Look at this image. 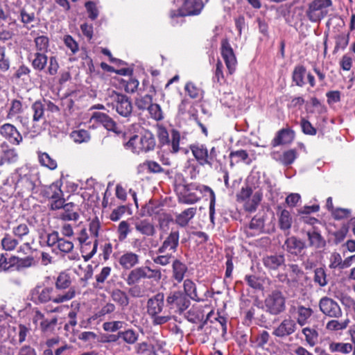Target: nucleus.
Returning <instances> with one entry per match:
<instances>
[{
	"instance_id": "1",
	"label": "nucleus",
	"mask_w": 355,
	"mask_h": 355,
	"mask_svg": "<svg viewBox=\"0 0 355 355\" xmlns=\"http://www.w3.org/2000/svg\"><path fill=\"white\" fill-rule=\"evenodd\" d=\"M190 149L199 165H207L211 168L221 165L220 152L218 147L213 146L208 150L205 144H196L191 145Z\"/></svg>"
},
{
	"instance_id": "2",
	"label": "nucleus",
	"mask_w": 355,
	"mask_h": 355,
	"mask_svg": "<svg viewBox=\"0 0 355 355\" xmlns=\"http://www.w3.org/2000/svg\"><path fill=\"white\" fill-rule=\"evenodd\" d=\"M128 148H132L134 153L139 154L142 152H148L154 149L155 139L150 131H145L141 136L134 135L126 143Z\"/></svg>"
},
{
	"instance_id": "3",
	"label": "nucleus",
	"mask_w": 355,
	"mask_h": 355,
	"mask_svg": "<svg viewBox=\"0 0 355 355\" xmlns=\"http://www.w3.org/2000/svg\"><path fill=\"white\" fill-rule=\"evenodd\" d=\"M332 5L331 0H313L309 4L306 12L311 22L320 21L328 14V9Z\"/></svg>"
},
{
	"instance_id": "4",
	"label": "nucleus",
	"mask_w": 355,
	"mask_h": 355,
	"mask_svg": "<svg viewBox=\"0 0 355 355\" xmlns=\"http://www.w3.org/2000/svg\"><path fill=\"white\" fill-rule=\"evenodd\" d=\"M266 311L273 315L286 310V298L279 291H273L264 300Z\"/></svg>"
},
{
	"instance_id": "5",
	"label": "nucleus",
	"mask_w": 355,
	"mask_h": 355,
	"mask_svg": "<svg viewBox=\"0 0 355 355\" xmlns=\"http://www.w3.org/2000/svg\"><path fill=\"white\" fill-rule=\"evenodd\" d=\"M190 304L189 299L181 291H171L166 297V306L175 313L181 314Z\"/></svg>"
},
{
	"instance_id": "6",
	"label": "nucleus",
	"mask_w": 355,
	"mask_h": 355,
	"mask_svg": "<svg viewBox=\"0 0 355 355\" xmlns=\"http://www.w3.org/2000/svg\"><path fill=\"white\" fill-rule=\"evenodd\" d=\"M204 8L202 0H183V4L180 8L177 10H171L170 17H184L199 15Z\"/></svg>"
},
{
	"instance_id": "7",
	"label": "nucleus",
	"mask_w": 355,
	"mask_h": 355,
	"mask_svg": "<svg viewBox=\"0 0 355 355\" xmlns=\"http://www.w3.org/2000/svg\"><path fill=\"white\" fill-rule=\"evenodd\" d=\"M111 98L113 101V106L115 107L119 114L124 117H127L131 114L132 105L129 97L126 95L114 92Z\"/></svg>"
},
{
	"instance_id": "8",
	"label": "nucleus",
	"mask_w": 355,
	"mask_h": 355,
	"mask_svg": "<svg viewBox=\"0 0 355 355\" xmlns=\"http://www.w3.org/2000/svg\"><path fill=\"white\" fill-rule=\"evenodd\" d=\"M320 311L326 316L340 318L343 315V311L337 302L329 297H323L319 301Z\"/></svg>"
},
{
	"instance_id": "9",
	"label": "nucleus",
	"mask_w": 355,
	"mask_h": 355,
	"mask_svg": "<svg viewBox=\"0 0 355 355\" xmlns=\"http://www.w3.org/2000/svg\"><path fill=\"white\" fill-rule=\"evenodd\" d=\"M31 300L35 304H44L48 302H53V288L36 286L30 293Z\"/></svg>"
},
{
	"instance_id": "10",
	"label": "nucleus",
	"mask_w": 355,
	"mask_h": 355,
	"mask_svg": "<svg viewBox=\"0 0 355 355\" xmlns=\"http://www.w3.org/2000/svg\"><path fill=\"white\" fill-rule=\"evenodd\" d=\"M221 55L225 62L226 67L228 69L229 73L232 74L236 67L237 60L227 39H223L221 41Z\"/></svg>"
},
{
	"instance_id": "11",
	"label": "nucleus",
	"mask_w": 355,
	"mask_h": 355,
	"mask_svg": "<svg viewBox=\"0 0 355 355\" xmlns=\"http://www.w3.org/2000/svg\"><path fill=\"white\" fill-rule=\"evenodd\" d=\"M180 233L178 230H172L164 239L157 250V254H164L167 251L175 252L179 245Z\"/></svg>"
},
{
	"instance_id": "12",
	"label": "nucleus",
	"mask_w": 355,
	"mask_h": 355,
	"mask_svg": "<svg viewBox=\"0 0 355 355\" xmlns=\"http://www.w3.org/2000/svg\"><path fill=\"white\" fill-rule=\"evenodd\" d=\"M297 329L295 320L288 318H284L281 323L274 329L272 334L278 338H285L293 334Z\"/></svg>"
},
{
	"instance_id": "13",
	"label": "nucleus",
	"mask_w": 355,
	"mask_h": 355,
	"mask_svg": "<svg viewBox=\"0 0 355 355\" xmlns=\"http://www.w3.org/2000/svg\"><path fill=\"white\" fill-rule=\"evenodd\" d=\"M0 134L12 144L19 145L22 141L21 135L12 124L2 125L0 128Z\"/></svg>"
},
{
	"instance_id": "14",
	"label": "nucleus",
	"mask_w": 355,
	"mask_h": 355,
	"mask_svg": "<svg viewBox=\"0 0 355 355\" xmlns=\"http://www.w3.org/2000/svg\"><path fill=\"white\" fill-rule=\"evenodd\" d=\"M92 119L102 124L109 131H112L117 135L122 133L116 122L105 113L94 112Z\"/></svg>"
},
{
	"instance_id": "15",
	"label": "nucleus",
	"mask_w": 355,
	"mask_h": 355,
	"mask_svg": "<svg viewBox=\"0 0 355 355\" xmlns=\"http://www.w3.org/2000/svg\"><path fill=\"white\" fill-rule=\"evenodd\" d=\"M164 295L162 293H159L148 300L147 313L149 315H155L160 313L164 307Z\"/></svg>"
},
{
	"instance_id": "16",
	"label": "nucleus",
	"mask_w": 355,
	"mask_h": 355,
	"mask_svg": "<svg viewBox=\"0 0 355 355\" xmlns=\"http://www.w3.org/2000/svg\"><path fill=\"white\" fill-rule=\"evenodd\" d=\"M263 266L270 270H277L282 267H284L285 257L284 254H270L263 258Z\"/></svg>"
},
{
	"instance_id": "17",
	"label": "nucleus",
	"mask_w": 355,
	"mask_h": 355,
	"mask_svg": "<svg viewBox=\"0 0 355 355\" xmlns=\"http://www.w3.org/2000/svg\"><path fill=\"white\" fill-rule=\"evenodd\" d=\"M305 247V243L295 236L288 237L283 245L288 253L296 256L300 254Z\"/></svg>"
},
{
	"instance_id": "18",
	"label": "nucleus",
	"mask_w": 355,
	"mask_h": 355,
	"mask_svg": "<svg viewBox=\"0 0 355 355\" xmlns=\"http://www.w3.org/2000/svg\"><path fill=\"white\" fill-rule=\"evenodd\" d=\"M271 156L273 159L279 162L284 166L292 164L297 159L298 154L295 149H290L280 153L279 152H272Z\"/></svg>"
},
{
	"instance_id": "19",
	"label": "nucleus",
	"mask_w": 355,
	"mask_h": 355,
	"mask_svg": "<svg viewBox=\"0 0 355 355\" xmlns=\"http://www.w3.org/2000/svg\"><path fill=\"white\" fill-rule=\"evenodd\" d=\"M156 94V89L154 85L149 86L148 94L144 96H139L135 99V105L140 110H148L153 103V97Z\"/></svg>"
},
{
	"instance_id": "20",
	"label": "nucleus",
	"mask_w": 355,
	"mask_h": 355,
	"mask_svg": "<svg viewBox=\"0 0 355 355\" xmlns=\"http://www.w3.org/2000/svg\"><path fill=\"white\" fill-rule=\"evenodd\" d=\"M187 270V266L180 260L175 259L173 261L172 279L176 282L177 284H180L183 281Z\"/></svg>"
},
{
	"instance_id": "21",
	"label": "nucleus",
	"mask_w": 355,
	"mask_h": 355,
	"mask_svg": "<svg viewBox=\"0 0 355 355\" xmlns=\"http://www.w3.org/2000/svg\"><path fill=\"white\" fill-rule=\"evenodd\" d=\"M293 139V131L289 129H282L277 132L275 137L272 140L271 144L274 147L288 144L291 143Z\"/></svg>"
},
{
	"instance_id": "22",
	"label": "nucleus",
	"mask_w": 355,
	"mask_h": 355,
	"mask_svg": "<svg viewBox=\"0 0 355 355\" xmlns=\"http://www.w3.org/2000/svg\"><path fill=\"white\" fill-rule=\"evenodd\" d=\"M139 262L138 254L132 252H126L119 259L120 266L125 270H130L137 265Z\"/></svg>"
},
{
	"instance_id": "23",
	"label": "nucleus",
	"mask_w": 355,
	"mask_h": 355,
	"mask_svg": "<svg viewBox=\"0 0 355 355\" xmlns=\"http://www.w3.org/2000/svg\"><path fill=\"white\" fill-rule=\"evenodd\" d=\"M148 270V269L145 268V266L138 267L132 270L125 279L127 284L132 286L137 284L141 279H146Z\"/></svg>"
},
{
	"instance_id": "24",
	"label": "nucleus",
	"mask_w": 355,
	"mask_h": 355,
	"mask_svg": "<svg viewBox=\"0 0 355 355\" xmlns=\"http://www.w3.org/2000/svg\"><path fill=\"white\" fill-rule=\"evenodd\" d=\"M306 235L311 247L319 249L325 246L326 241L324 239L315 227H313L312 230L307 231Z\"/></svg>"
},
{
	"instance_id": "25",
	"label": "nucleus",
	"mask_w": 355,
	"mask_h": 355,
	"mask_svg": "<svg viewBox=\"0 0 355 355\" xmlns=\"http://www.w3.org/2000/svg\"><path fill=\"white\" fill-rule=\"evenodd\" d=\"M75 287L66 290L53 289V303L60 304L71 300L76 296Z\"/></svg>"
},
{
	"instance_id": "26",
	"label": "nucleus",
	"mask_w": 355,
	"mask_h": 355,
	"mask_svg": "<svg viewBox=\"0 0 355 355\" xmlns=\"http://www.w3.org/2000/svg\"><path fill=\"white\" fill-rule=\"evenodd\" d=\"M135 227L137 232L146 236H153L156 233L154 224L146 219L136 222Z\"/></svg>"
},
{
	"instance_id": "27",
	"label": "nucleus",
	"mask_w": 355,
	"mask_h": 355,
	"mask_svg": "<svg viewBox=\"0 0 355 355\" xmlns=\"http://www.w3.org/2000/svg\"><path fill=\"white\" fill-rule=\"evenodd\" d=\"M15 333V336L11 340V343L13 345H20L26 340V338L28 334H30L31 329L24 324H19L17 327L10 328V331Z\"/></svg>"
},
{
	"instance_id": "28",
	"label": "nucleus",
	"mask_w": 355,
	"mask_h": 355,
	"mask_svg": "<svg viewBox=\"0 0 355 355\" xmlns=\"http://www.w3.org/2000/svg\"><path fill=\"white\" fill-rule=\"evenodd\" d=\"M296 324L297 323L300 326L303 327L308 323V320L313 315V311L310 307L299 305L296 308Z\"/></svg>"
},
{
	"instance_id": "29",
	"label": "nucleus",
	"mask_w": 355,
	"mask_h": 355,
	"mask_svg": "<svg viewBox=\"0 0 355 355\" xmlns=\"http://www.w3.org/2000/svg\"><path fill=\"white\" fill-rule=\"evenodd\" d=\"M184 294L193 301L200 302L202 299L199 297L196 284L190 279H187L183 283Z\"/></svg>"
},
{
	"instance_id": "30",
	"label": "nucleus",
	"mask_w": 355,
	"mask_h": 355,
	"mask_svg": "<svg viewBox=\"0 0 355 355\" xmlns=\"http://www.w3.org/2000/svg\"><path fill=\"white\" fill-rule=\"evenodd\" d=\"M196 214V208L190 207L175 216V223L181 227H186Z\"/></svg>"
},
{
	"instance_id": "31",
	"label": "nucleus",
	"mask_w": 355,
	"mask_h": 355,
	"mask_svg": "<svg viewBox=\"0 0 355 355\" xmlns=\"http://www.w3.org/2000/svg\"><path fill=\"white\" fill-rule=\"evenodd\" d=\"M64 211L60 214V218L64 220H77L79 214L77 206L73 202L66 203L63 207Z\"/></svg>"
},
{
	"instance_id": "32",
	"label": "nucleus",
	"mask_w": 355,
	"mask_h": 355,
	"mask_svg": "<svg viewBox=\"0 0 355 355\" xmlns=\"http://www.w3.org/2000/svg\"><path fill=\"white\" fill-rule=\"evenodd\" d=\"M19 245V240L13 236L8 234L5 233L1 241V245L3 250L12 252L17 249V246Z\"/></svg>"
},
{
	"instance_id": "33",
	"label": "nucleus",
	"mask_w": 355,
	"mask_h": 355,
	"mask_svg": "<svg viewBox=\"0 0 355 355\" xmlns=\"http://www.w3.org/2000/svg\"><path fill=\"white\" fill-rule=\"evenodd\" d=\"M36 180L37 178L35 175L27 174L20 178L17 185L18 187H21L24 192L32 191L35 187Z\"/></svg>"
},
{
	"instance_id": "34",
	"label": "nucleus",
	"mask_w": 355,
	"mask_h": 355,
	"mask_svg": "<svg viewBox=\"0 0 355 355\" xmlns=\"http://www.w3.org/2000/svg\"><path fill=\"white\" fill-rule=\"evenodd\" d=\"M71 279L70 275L66 272H60L55 280L56 290H66L71 288Z\"/></svg>"
},
{
	"instance_id": "35",
	"label": "nucleus",
	"mask_w": 355,
	"mask_h": 355,
	"mask_svg": "<svg viewBox=\"0 0 355 355\" xmlns=\"http://www.w3.org/2000/svg\"><path fill=\"white\" fill-rule=\"evenodd\" d=\"M329 349L332 353L347 354L353 350V345L351 343L331 342L329 344Z\"/></svg>"
},
{
	"instance_id": "36",
	"label": "nucleus",
	"mask_w": 355,
	"mask_h": 355,
	"mask_svg": "<svg viewBox=\"0 0 355 355\" xmlns=\"http://www.w3.org/2000/svg\"><path fill=\"white\" fill-rule=\"evenodd\" d=\"M112 300L122 307L129 304V297L125 291L115 288L111 292Z\"/></svg>"
},
{
	"instance_id": "37",
	"label": "nucleus",
	"mask_w": 355,
	"mask_h": 355,
	"mask_svg": "<svg viewBox=\"0 0 355 355\" xmlns=\"http://www.w3.org/2000/svg\"><path fill=\"white\" fill-rule=\"evenodd\" d=\"M349 323V319L343 320H331L326 324V329L329 331H338L345 329Z\"/></svg>"
},
{
	"instance_id": "38",
	"label": "nucleus",
	"mask_w": 355,
	"mask_h": 355,
	"mask_svg": "<svg viewBox=\"0 0 355 355\" xmlns=\"http://www.w3.org/2000/svg\"><path fill=\"white\" fill-rule=\"evenodd\" d=\"M306 73V68L302 65H297L294 68L292 74L293 81L296 85L302 87L305 83L304 78Z\"/></svg>"
},
{
	"instance_id": "39",
	"label": "nucleus",
	"mask_w": 355,
	"mask_h": 355,
	"mask_svg": "<svg viewBox=\"0 0 355 355\" xmlns=\"http://www.w3.org/2000/svg\"><path fill=\"white\" fill-rule=\"evenodd\" d=\"M12 233L19 241H22L29 234L30 229L26 223H19L12 228Z\"/></svg>"
},
{
	"instance_id": "40",
	"label": "nucleus",
	"mask_w": 355,
	"mask_h": 355,
	"mask_svg": "<svg viewBox=\"0 0 355 355\" xmlns=\"http://www.w3.org/2000/svg\"><path fill=\"white\" fill-rule=\"evenodd\" d=\"M38 159L40 164L50 170L57 168V162L46 153H39Z\"/></svg>"
},
{
	"instance_id": "41",
	"label": "nucleus",
	"mask_w": 355,
	"mask_h": 355,
	"mask_svg": "<svg viewBox=\"0 0 355 355\" xmlns=\"http://www.w3.org/2000/svg\"><path fill=\"white\" fill-rule=\"evenodd\" d=\"M24 109L21 101L17 99H13L11 101L10 107L8 111L6 119H11L16 115L22 113Z\"/></svg>"
},
{
	"instance_id": "42",
	"label": "nucleus",
	"mask_w": 355,
	"mask_h": 355,
	"mask_svg": "<svg viewBox=\"0 0 355 355\" xmlns=\"http://www.w3.org/2000/svg\"><path fill=\"white\" fill-rule=\"evenodd\" d=\"M262 199V193L259 191L253 193L252 198L245 204V209L246 211L252 212L254 211Z\"/></svg>"
},
{
	"instance_id": "43",
	"label": "nucleus",
	"mask_w": 355,
	"mask_h": 355,
	"mask_svg": "<svg viewBox=\"0 0 355 355\" xmlns=\"http://www.w3.org/2000/svg\"><path fill=\"white\" fill-rule=\"evenodd\" d=\"M292 222L290 212L286 209H283L279 218V227L283 230H288L291 227Z\"/></svg>"
},
{
	"instance_id": "44",
	"label": "nucleus",
	"mask_w": 355,
	"mask_h": 355,
	"mask_svg": "<svg viewBox=\"0 0 355 355\" xmlns=\"http://www.w3.org/2000/svg\"><path fill=\"white\" fill-rule=\"evenodd\" d=\"M33 112V121L37 122L42 119L44 116V105L40 101H36L31 105Z\"/></svg>"
},
{
	"instance_id": "45",
	"label": "nucleus",
	"mask_w": 355,
	"mask_h": 355,
	"mask_svg": "<svg viewBox=\"0 0 355 355\" xmlns=\"http://www.w3.org/2000/svg\"><path fill=\"white\" fill-rule=\"evenodd\" d=\"M48 58L45 53H35V58L32 61L33 67L38 71L43 70L47 63Z\"/></svg>"
},
{
	"instance_id": "46",
	"label": "nucleus",
	"mask_w": 355,
	"mask_h": 355,
	"mask_svg": "<svg viewBox=\"0 0 355 355\" xmlns=\"http://www.w3.org/2000/svg\"><path fill=\"white\" fill-rule=\"evenodd\" d=\"M180 135L178 131L173 130L171 132V138L169 140V143L167 144L168 146V150L172 153H176L180 150Z\"/></svg>"
},
{
	"instance_id": "47",
	"label": "nucleus",
	"mask_w": 355,
	"mask_h": 355,
	"mask_svg": "<svg viewBox=\"0 0 355 355\" xmlns=\"http://www.w3.org/2000/svg\"><path fill=\"white\" fill-rule=\"evenodd\" d=\"M335 47L333 53H336L340 49H345L349 43V34L343 33L335 36Z\"/></svg>"
},
{
	"instance_id": "48",
	"label": "nucleus",
	"mask_w": 355,
	"mask_h": 355,
	"mask_svg": "<svg viewBox=\"0 0 355 355\" xmlns=\"http://www.w3.org/2000/svg\"><path fill=\"white\" fill-rule=\"evenodd\" d=\"M302 334L305 336L306 343L311 347H313L316 344L318 338V333L315 329L305 327L302 329Z\"/></svg>"
},
{
	"instance_id": "49",
	"label": "nucleus",
	"mask_w": 355,
	"mask_h": 355,
	"mask_svg": "<svg viewBox=\"0 0 355 355\" xmlns=\"http://www.w3.org/2000/svg\"><path fill=\"white\" fill-rule=\"evenodd\" d=\"M265 219L263 216H254L249 225L250 230H254L256 234H260L263 232Z\"/></svg>"
},
{
	"instance_id": "50",
	"label": "nucleus",
	"mask_w": 355,
	"mask_h": 355,
	"mask_svg": "<svg viewBox=\"0 0 355 355\" xmlns=\"http://www.w3.org/2000/svg\"><path fill=\"white\" fill-rule=\"evenodd\" d=\"M18 159V154L15 149L10 148L3 151L1 157V164L5 163H14Z\"/></svg>"
},
{
	"instance_id": "51",
	"label": "nucleus",
	"mask_w": 355,
	"mask_h": 355,
	"mask_svg": "<svg viewBox=\"0 0 355 355\" xmlns=\"http://www.w3.org/2000/svg\"><path fill=\"white\" fill-rule=\"evenodd\" d=\"M175 259L172 253H164V254H158L157 256L153 258V261L155 263L166 266L169 263H172L173 261Z\"/></svg>"
},
{
	"instance_id": "52",
	"label": "nucleus",
	"mask_w": 355,
	"mask_h": 355,
	"mask_svg": "<svg viewBox=\"0 0 355 355\" xmlns=\"http://www.w3.org/2000/svg\"><path fill=\"white\" fill-rule=\"evenodd\" d=\"M46 196L50 199L62 198L63 197L62 191L60 189L59 182L53 183L46 191Z\"/></svg>"
},
{
	"instance_id": "53",
	"label": "nucleus",
	"mask_w": 355,
	"mask_h": 355,
	"mask_svg": "<svg viewBox=\"0 0 355 355\" xmlns=\"http://www.w3.org/2000/svg\"><path fill=\"white\" fill-rule=\"evenodd\" d=\"M70 136L76 143L78 144L87 142L90 139L89 132L85 130H74Z\"/></svg>"
},
{
	"instance_id": "54",
	"label": "nucleus",
	"mask_w": 355,
	"mask_h": 355,
	"mask_svg": "<svg viewBox=\"0 0 355 355\" xmlns=\"http://www.w3.org/2000/svg\"><path fill=\"white\" fill-rule=\"evenodd\" d=\"M118 336L128 344H134L138 339V334L132 329H128L125 331H119Z\"/></svg>"
},
{
	"instance_id": "55",
	"label": "nucleus",
	"mask_w": 355,
	"mask_h": 355,
	"mask_svg": "<svg viewBox=\"0 0 355 355\" xmlns=\"http://www.w3.org/2000/svg\"><path fill=\"white\" fill-rule=\"evenodd\" d=\"M37 53H46L49 48V38L46 36L41 35L35 39Z\"/></svg>"
},
{
	"instance_id": "56",
	"label": "nucleus",
	"mask_w": 355,
	"mask_h": 355,
	"mask_svg": "<svg viewBox=\"0 0 355 355\" xmlns=\"http://www.w3.org/2000/svg\"><path fill=\"white\" fill-rule=\"evenodd\" d=\"M314 282L318 284L320 286H325L327 283V274L324 269L322 268H318L314 270Z\"/></svg>"
},
{
	"instance_id": "57",
	"label": "nucleus",
	"mask_w": 355,
	"mask_h": 355,
	"mask_svg": "<svg viewBox=\"0 0 355 355\" xmlns=\"http://www.w3.org/2000/svg\"><path fill=\"white\" fill-rule=\"evenodd\" d=\"M73 249V244L72 242L66 240L65 239L60 238L59 243L55 248V253L58 254V251L63 253H69Z\"/></svg>"
},
{
	"instance_id": "58",
	"label": "nucleus",
	"mask_w": 355,
	"mask_h": 355,
	"mask_svg": "<svg viewBox=\"0 0 355 355\" xmlns=\"http://www.w3.org/2000/svg\"><path fill=\"white\" fill-rule=\"evenodd\" d=\"M184 89L191 98H198L201 96L202 90L192 82L187 83Z\"/></svg>"
},
{
	"instance_id": "59",
	"label": "nucleus",
	"mask_w": 355,
	"mask_h": 355,
	"mask_svg": "<svg viewBox=\"0 0 355 355\" xmlns=\"http://www.w3.org/2000/svg\"><path fill=\"white\" fill-rule=\"evenodd\" d=\"M78 270L79 271H76V272L78 275L82 276L80 278L82 281L87 282L92 278L93 275V267L90 264L86 265L85 268L80 265L78 266Z\"/></svg>"
},
{
	"instance_id": "60",
	"label": "nucleus",
	"mask_w": 355,
	"mask_h": 355,
	"mask_svg": "<svg viewBox=\"0 0 355 355\" xmlns=\"http://www.w3.org/2000/svg\"><path fill=\"white\" fill-rule=\"evenodd\" d=\"M37 262L33 256H27L23 258L19 257L18 270L35 266Z\"/></svg>"
},
{
	"instance_id": "61",
	"label": "nucleus",
	"mask_w": 355,
	"mask_h": 355,
	"mask_svg": "<svg viewBox=\"0 0 355 355\" xmlns=\"http://www.w3.org/2000/svg\"><path fill=\"white\" fill-rule=\"evenodd\" d=\"M153 119L156 121H160L163 119V113L159 105L157 103H152L151 105L147 110Z\"/></svg>"
},
{
	"instance_id": "62",
	"label": "nucleus",
	"mask_w": 355,
	"mask_h": 355,
	"mask_svg": "<svg viewBox=\"0 0 355 355\" xmlns=\"http://www.w3.org/2000/svg\"><path fill=\"white\" fill-rule=\"evenodd\" d=\"M270 339V334L267 331H261L255 338L256 347L263 349Z\"/></svg>"
},
{
	"instance_id": "63",
	"label": "nucleus",
	"mask_w": 355,
	"mask_h": 355,
	"mask_svg": "<svg viewBox=\"0 0 355 355\" xmlns=\"http://www.w3.org/2000/svg\"><path fill=\"white\" fill-rule=\"evenodd\" d=\"M57 318H53L51 319H44L40 322V328L43 332H51L54 330L55 326L57 324Z\"/></svg>"
},
{
	"instance_id": "64",
	"label": "nucleus",
	"mask_w": 355,
	"mask_h": 355,
	"mask_svg": "<svg viewBox=\"0 0 355 355\" xmlns=\"http://www.w3.org/2000/svg\"><path fill=\"white\" fill-rule=\"evenodd\" d=\"M85 8L88 13V17L92 20H95L98 16V10L94 1H88L85 4Z\"/></svg>"
}]
</instances>
